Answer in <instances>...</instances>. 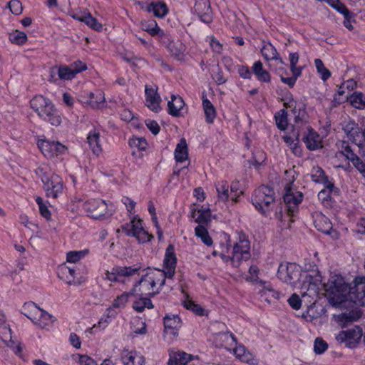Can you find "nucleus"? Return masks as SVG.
Returning a JSON list of instances; mask_svg holds the SVG:
<instances>
[{
    "label": "nucleus",
    "mask_w": 365,
    "mask_h": 365,
    "mask_svg": "<svg viewBox=\"0 0 365 365\" xmlns=\"http://www.w3.org/2000/svg\"><path fill=\"white\" fill-rule=\"evenodd\" d=\"M329 302L335 307L348 309L352 304L365 306V277H357L352 285L340 275L331 276L327 284Z\"/></svg>",
    "instance_id": "f257e3e1"
},
{
    "label": "nucleus",
    "mask_w": 365,
    "mask_h": 365,
    "mask_svg": "<svg viewBox=\"0 0 365 365\" xmlns=\"http://www.w3.org/2000/svg\"><path fill=\"white\" fill-rule=\"evenodd\" d=\"M163 280V274L156 270L149 269L134 285L131 294L136 297L142 296L154 297L160 292Z\"/></svg>",
    "instance_id": "f03ea898"
},
{
    "label": "nucleus",
    "mask_w": 365,
    "mask_h": 365,
    "mask_svg": "<svg viewBox=\"0 0 365 365\" xmlns=\"http://www.w3.org/2000/svg\"><path fill=\"white\" fill-rule=\"evenodd\" d=\"M31 108L43 121L53 126L61 123V117L53 102L41 95L34 96L30 101Z\"/></svg>",
    "instance_id": "7ed1b4c3"
},
{
    "label": "nucleus",
    "mask_w": 365,
    "mask_h": 365,
    "mask_svg": "<svg viewBox=\"0 0 365 365\" xmlns=\"http://www.w3.org/2000/svg\"><path fill=\"white\" fill-rule=\"evenodd\" d=\"M278 278L287 284L296 285L300 283L301 278L304 277L307 280L302 283V287L309 289L312 277L306 272H302L301 267L295 263L282 262L277 270Z\"/></svg>",
    "instance_id": "20e7f679"
},
{
    "label": "nucleus",
    "mask_w": 365,
    "mask_h": 365,
    "mask_svg": "<svg viewBox=\"0 0 365 365\" xmlns=\"http://www.w3.org/2000/svg\"><path fill=\"white\" fill-rule=\"evenodd\" d=\"M250 242L248 237L243 232L238 233L237 241L234 244L231 255L220 254L222 260L230 262L232 267H238L242 261H247L250 257Z\"/></svg>",
    "instance_id": "39448f33"
},
{
    "label": "nucleus",
    "mask_w": 365,
    "mask_h": 365,
    "mask_svg": "<svg viewBox=\"0 0 365 365\" xmlns=\"http://www.w3.org/2000/svg\"><path fill=\"white\" fill-rule=\"evenodd\" d=\"M37 173L41 175L46 196L56 198L63 190V181L60 176L43 172V168H38Z\"/></svg>",
    "instance_id": "423d86ee"
},
{
    "label": "nucleus",
    "mask_w": 365,
    "mask_h": 365,
    "mask_svg": "<svg viewBox=\"0 0 365 365\" xmlns=\"http://www.w3.org/2000/svg\"><path fill=\"white\" fill-rule=\"evenodd\" d=\"M23 314L41 328H45L51 322V315L34 302H27L24 304Z\"/></svg>",
    "instance_id": "0eeeda50"
},
{
    "label": "nucleus",
    "mask_w": 365,
    "mask_h": 365,
    "mask_svg": "<svg viewBox=\"0 0 365 365\" xmlns=\"http://www.w3.org/2000/svg\"><path fill=\"white\" fill-rule=\"evenodd\" d=\"M274 200V192L269 186L262 185L255 190L252 204L263 215H267V208Z\"/></svg>",
    "instance_id": "6e6552de"
},
{
    "label": "nucleus",
    "mask_w": 365,
    "mask_h": 365,
    "mask_svg": "<svg viewBox=\"0 0 365 365\" xmlns=\"http://www.w3.org/2000/svg\"><path fill=\"white\" fill-rule=\"evenodd\" d=\"M302 126H304L305 130H299L300 135L302 134V140L306 144L307 148L310 150H314L322 145V140L320 136L316 133L310 126H309L306 122L299 119V117H296L294 128L300 129Z\"/></svg>",
    "instance_id": "1a4fd4ad"
},
{
    "label": "nucleus",
    "mask_w": 365,
    "mask_h": 365,
    "mask_svg": "<svg viewBox=\"0 0 365 365\" xmlns=\"http://www.w3.org/2000/svg\"><path fill=\"white\" fill-rule=\"evenodd\" d=\"M121 230L128 236L134 237L140 243L149 242L153 237L143 227L142 220L133 217L130 223L121 226Z\"/></svg>",
    "instance_id": "9d476101"
},
{
    "label": "nucleus",
    "mask_w": 365,
    "mask_h": 365,
    "mask_svg": "<svg viewBox=\"0 0 365 365\" xmlns=\"http://www.w3.org/2000/svg\"><path fill=\"white\" fill-rule=\"evenodd\" d=\"M84 210L93 219L103 220L112 215L108 205L102 200H90L83 204Z\"/></svg>",
    "instance_id": "9b49d317"
},
{
    "label": "nucleus",
    "mask_w": 365,
    "mask_h": 365,
    "mask_svg": "<svg viewBox=\"0 0 365 365\" xmlns=\"http://www.w3.org/2000/svg\"><path fill=\"white\" fill-rule=\"evenodd\" d=\"M362 336V329L358 326H354L351 329L340 331L336 334L335 339L339 343H344L349 348H354L360 341Z\"/></svg>",
    "instance_id": "f8f14e48"
},
{
    "label": "nucleus",
    "mask_w": 365,
    "mask_h": 365,
    "mask_svg": "<svg viewBox=\"0 0 365 365\" xmlns=\"http://www.w3.org/2000/svg\"><path fill=\"white\" fill-rule=\"evenodd\" d=\"M284 202L288 213L293 215L297 210V207L302 201L303 195L301 192L293 189L292 183H287L284 187Z\"/></svg>",
    "instance_id": "ddd939ff"
},
{
    "label": "nucleus",
    "mask_w": 365,
    "mask_h": 365,
    "mask_svg": "<svg viewBox=\"0 0 365 365\" xmlns=\"http://www.w3.org/2000/svg\"><path fill=\"white\" fill-rule=\"evenodd\" d=\"M38 146L46 158H52L65 153L66 148L59 142L41 140Z\"/></svg>",
    "instance_id": "4468645a"
},
{
    "label": "nucleus",
    "mask_w": 365,
    "mask_h": 365,
    "mask_svg": "<svg viewBox=\"0 0 365 365\" xmlns=\"http://www.w3.org/2000/svg\"><path fill=\"white\" fill-rule=\"evenodd\" d=\"M342 130L346 137L354 144L361 145L360 143L361 128L353 120L348 119L341 123Z\"/></svg>",
    "instance_id": "2eb2a0df"
},
{
    "label": "nucleus",
    "mask_w": 365,
    "mask_h": 365,
    "mask_svg": "<svg viewBox=\"0 0 365 365\" xmlns=\"http://www.w3.org/2000/svg\"><path fill=\"white\" fill-rule=\"evenodd\" d=\"M194 12L200 20L209 24L212 20V10L209 0H197L194 6Z\"/></svg>",
    "instance_id": "dca6fc26"
},
{
    "label": "nucleus",
    "mask_w": 365,
    "mask_h": 365,
    "mask_svg": "<svg viewBox=\"0 0 365 365\" xmlns=\"http://www.w3.org/2000/svg\"><path fill=\"white\" fill-rule=\"evenodd\" d=\"M361 317V312L358 309H351L350 310L342 312L339 314H334L335 321L341 327L347 326L349 323L357 321Z\"/></svg>",
    "instance_id": "f3484780"
},
{
    "label": "nucleus",
    "mask_w": 365,
    "mask_h": 365,
    "mask_svg": "<svg viewBox=\"0 0 365 365\" xmlns=\"http://www.w3.org/2000/svg\"><path fill=\"white\" fill-rule=\"evenodd\" d=\"M145 104L152 111L158 113L161 108L160 103L161 102L160 96L158 93V88H148L145 86Z\"/></svg>",
    "instance_id": "a211bd4d"
},
{
    "label": "nucleus",
    "mask_w": 365,
    "mask_h": 365,
    "mask_svg": "<svg viewBox=\"0 0 365 365\" xmlns=\"http://www.w3.org/2000/svg\"><path fill=\"white\" fill-rule=\"evenodd\" d=\"M339 153L351 161L359 172H364L365 170L362 159L355 154L351 147L344 141L342 142L341 150Z\"/></svg>",
    "instance_id": "6ab92c4d"
},
{
    "label": "nucleus",
    "mask_w": 365,
    "mask_h": 365,
    "mask_svg": "<svg viewBox=\"0 0 365 365\" xmlns=\"http://www.w3.org/2000/svg\"><path fill=\"white\" fill-rule=\"evenodd\" d=\"M165 331L173 336V339L178 336V330L181 327V320L178 315L166 316L164 318Z\"/></svg>",
    "instance_id": "aec40b11"
},
{
    "label": "nucleus",
    "mask_w": 365,
    "mask_h": 365,
    "mask_svg": "<svg viewBox=\"0 0 365 365\" xmlns=\"http://www.w3.org/2000/svg\"><path fill=\"white\" fill-rule=\"evenodd\" d=\"M194 359H198V356H193L181 351H172L170 353L168 364L185 365Z\"/></svg>",
    "instance_id": "412c9836"
},
{
    "label": "nucleus",
    "mask_w": 365,
    "mask_h": 365,
    "mask_svg": "<svg viewBox=\"0 0 365 365\" xmlns=\"http://www.w3.org/2000/svg\"><path fill=\"white\" fill-rule=\"evenodd\" d=\"M234 346L235 347L231 349V350L235 356L242 362L255 364L257 361L255 356L247 351L244 345L237 343V345Z\"/></svg>",
    "instance_id": "4be33fe9"
},
{
    "label": "nucleus",
    "mask_w": 365,
    "mask_h": 365,
    "mask_svg": "<svg viewBox=\"0 0 365 365\" xmlns=\"http://www.w3.org/2000/svg\"><path fill=\"white\" fill-rule=\"evenodd\" d=\"M121 360L124 365H143L144 356L135 351L124 350L121 354Z\"/></svg>",
    "instance_id": "5701e85b"
},
{
    "label": "nucleus",
    "mask_w": 365,
    "mask_h": 365,
    "mask_svg": "<svg viewBox=\"0 0 365 365\" xmlns=\"http://www.w3.org/2000/svg\"><path fill=\"white\" fill-rule=\"evenodd\" d=\"M141 29L151 36L159 35L162 39L169 40L168 36L158 26L155 20L144 21L140 23Z\"/></svg>",
    "instance_id": "b1692460"
},
{
    "label": "nucleus",
    "mask_w": 365,
    "mask_h": 365,
    "mask_svg": "<svg viewBox=\"0 0 365 365\" xmlns=\"http://www.w3.org/2000/svg\"><path fill=\"white\" fill-rule=\"evenodd\" d=\"M311 178L315 182L324 184L325 187L330 190L334 187L325 175L324 170L319 166L313 167L311 171Z\"/></svg>",
    "instance_id": "393cba45"
},
{
    "label": "nucleus",
    "mask_w": 365,
    "mask_h": 365,
    "mask_svg": "<svg viewBox=\"0 0 365 365\" xmlns=\"http://www.w3.org/2000/svg\"><path fill=\"white\" fill-rule=\"evenodd\" d=\"M315 227L320 232L328 234L332 228V224L327 217L321 212L316 213L314 216Z\"/></svg>",
    "instance_id": "a878e982"
},
{
    "label": "nucleus",
    "mask_w": 365,
    "mask_h": 365,
    "mask_svg": "<svg viewBox=\"0 0 365 365\" xmlns=\"http://www.w3.org/2000/svg\"><path fill=\"white\" fill-rule=\"evenodd\" d=\"M148 13H153L158 18H163L168 12V9L163 1L151 0L150 6L147 7Z\"/></svg>",
    "instance_id": "bb28decb"
},
{
    "label": "nucleus",
    "mask_w": 365,
    "mask_h": 365,
    "mask_svg": "<svg viewBox=\"0 0 365 365\" xmlns=\"http://www.w3.org/2000/svg\"><path fill=\"white\" fill-rule=\"evenodd\" d=\"M87 140L93 153L96 155H99L102 152L100 133L96 130H91L88 135Z\"/></svg>",
    "instance_id": "cd10ccee"
},
{
    "label": "nucleus",
    "mask_w": 365,
    "mask_h": 365,
    "mask_svg": "<svg viewBox=\"0 0 365 365\" xmlns=\"http://www.w3.org/2000/svg\"><path fill=\"white\" fill-rule=\"evenodd\" d=\"M167 47L175 58L180 61L184 58L186 48L180 41H170Z\"/></svg>",
    "instance_id": "c85d7f7f"
},
{
    "label": "nucleus",
    "mask_w": 365,
    "mask_h": 365,
    "mask_svg": "<svg viewBox=\"0 0 365 365\" xmlns=\"http://www.w3.org/2000/svg\"><path fill=\"white\" fill-rule=\"evenodd\" d=\"M184 101L179 96L172 95L171 101H168V113L175 117L180 115V111L184 107Z\"/></svg>",
    "instance_id": "c756f323"
},
{
    "label": "nucleus",
    "mask_w": 365,
    "mask_h": 365,
    "mask_svg": "<svg viewBox=\"0 0 365 365\" xmlns=\"http://www.w3.org/2000/svg\"><path fill=\"white\" fill-rule=\"evenodd\" d=\"M0 339L7 346H10L11 341V331L6 324L5 316L0 310Z\"/></svg>",
    "instance_id": "7c9ffc66"
},
{
    "label": "nucleus",
    "mask_w": 365,
    "mask_h": 365,
    "mask_svg": "<svg viewBox=\"0 0 365 365\" xmlns=\"http://www.w3.org/2000/svg\"><path fill=\"white\" fill-rule=\"evenodd\" d=\"M175 159L178 163H183L187 160L188 149L186 140L185 138H181L180 142L177 144L175 150Z\"/></svg>",
    "instance_id": "2f4dec72"
},
{
    "label": "nucleus",
    "mask_w": 365,
    "mask_h": 365,
    "mask_svg": "<svg viewBox=\"0 0 365 365\" xmlns=\"http://www.w3.org/2000/svg\"><path fill=\"white\" fill-rule=\"evenodd\" d=\"M104 93L101 90L88 93V99L85 102L88 103L93 108H101L105 103Z\"/></svg>",
    "instance_id": "473e14b6"
},
{
    "label": "nucleus",
    "mask_w": 365,
    "mask_h": 365,
    "mask_svg": "<svg viewBox=\"0 0 365 365\" xmlns=\"http://www.w3.org/2000/svg\"><path fill=\"white\" fill-rule=\"evenodd\" d=\"M252 70L258 81L266 83L270 81V75L267 71L263 68L262 63L260 61H256L253 64Z\"/></svg>",
    "instance_id": "72a5a7b5"
},
{
    "label": "nucleus",
    "mask_w": 365,
    "mask_h": 365,
    "mask_svg": "<svg viewBox=\"0 0 365 365\" xmlns=\"http://www.w3.org/2000/svg\"><path fill=\"white\" fill-rule=\"evenodd\" d=\"M261 53L269 63L279 56L275 47L269 42L264 43L261 48Z\"/></svg>",
    "instance_id": "f704fd0d"
},
{
    "label": "nucleus",
    "mask_w": 365,
    "mask_h": 365,
    "mask_svg": "<svg viewBox=\"0 0 365 365\" xmlns=\"http://www.w3.org/2000/svg\"><path fill=\"white\" fill-rule=\"evenodd\" d=\"M202 106L206 122L207 123H212L216 117V111L211 102L204 95L202 96Z\"/></svg>",
    "instance_id": "c9c22d12"
},
{
    "label": "nucleus",
    "mask_w": 365,
    "mask_h": 365,
    "mask_svg": "<svg viewBox=\"0 0 365 365\" xmlns=\"http://www.w3.org/2000/svg\"><path fill=\"white\" fill-rule=\"evenodd\" d=\"M217 197L222 202H226L230 197L229 189L230 185L227 181H220L215 183Z\"/></svg>",
    "instance_id": "e433bc0d"
},
{
    "label": "nucleus",
    "mask_w": 365,
    "mask_h": 365,
    "mask_svg": "<svg viewBox=\"0 0 365 365\" xmlns=\"http://www.w3.org/2000/svg\"><path fill=\"white\" fill-rule=\"evenodd\" d=\"M219 339L222 341V346L227 350L231 351V347L237 345V339L231 332L220 333L218 334Z\"/></svg>",
    "instance_id": "4c0bfd02"
},
{
    "label": "nucleus",
    "mask_w": 365,
    "mask_h": 365,
    "mask_svg": "<svg viewBox=\"0 0 365 365\" xmlns=\"http://www.w3.org/2000/svg\"><path fill=\"white\" fill-rule=\"evenodd\" d=\"M177 259L175 254V249L173 245H169L166 249L165 259L163 260L164 267H175Z\"/></svg>",
    "instance_id": "58836bf2"
},
{
    "label": "nucleus",
    "mask_w": 365,
    "mask_h": 365,
    "mask_svg": "<svg viewBox=\"0 0 365 365\" xmlns=\"http://www.w3.org/2000/svg\"><path fill=\"white\" fill-rule=\"evenodd\" d=\"M139 299L133 302V308L138 312H142L145 308L151 309L153 307L152 302L148 296L138 297Z\"/></svg>",
    "instance_id": "ea45409f"
},
{
    "label": "nucleus",
    "mask_w": 365,
    "mask_h": 365,
    "mask_svg": "<svg viewBox=\"0 0 365 365\" xmlns=\"http://www.w3.org/2000/svg\"><path fill=\"white\" fill-rule=\"evenodd\" d=\"M351 105L357 109L363 110L365 108V96L362 93H354L349 97Z\"/></svg>",
    "instance_id": "a19ab883"
},
{
    "label": "nucleus",
    "mask_w": 365,
    "mask_h": 365,
    "mask_svg": "<svg viewBox=\"0 0 365 365\" xmlns=\"http://www.w3.org/2000/svg\"><path fill=\"white\" fill-rule=\"evenodd\" d=\"M69 66L62 65L57 68V73L59 79L70 81L75 78L76 74Z\"/></svg>",
    "instance_id": "79ce46f5"
},
{
    "label": "nucleus",
    "mask_w": 365,
    "mask_h": 365,
    "mask_svg": "<svg viewBox=\"0 0 365 365\" xmlns=\"http://www.w3.org/2000/svg\"><path fill=\"white\" fill-rule=\"evenodd\" d=\"M195 235L200 238L202 242L207 246H211L212 240L207 230L202 225H197L195 229Z\"/></svg>",
    "instance_id": "37998d69"
},
{
    "label": "nucleus",
    "mask_w": 365,
    "mask_h": 365,
    "mask_svg": "<svg viewBox=\"0 0 365 365\" xmlns=\"http://www.w3.org/2000/svg\"><path fill=\"white\" fill-rule=\"evenodd\" d=\"M276 124L279 129L284 130L288 125L287 113L284 109H281L274 115Z\"/></svg>",
    "instance_id": "c03bdc74"
},
{
    "label": "nucleus",
    "mask_w": 365,
    "mask_h": 365,
    "mask_svg": "<svg viewBox=\"0 0 365 365\" xmlns=\"http://www.w3.org/2000/svg\"><path fill=\"white\" fill-rule=\"evenodd\" d=\"M284 65V61L279 56L269 63V68L275 71L279 76L284 75L285 73Z\"/></svg>",
    "instance_id": "a18cd8bd"
},
{
    "label": "nucleus",
    "mask_w": 365,
    "mask_h": 365,
    "mask_svg": "<svg viewBox=\"0 0 365 365\" xmlns=\"http://www.w3.org/2000/svg\"><path fill=\"white\" fill-rule=\"evenodd\" d=\"M314 63L317 72L321 75L322 79L326 81L331 76V72L324 66L321 59H315Z\"/></svg>",
    "instance_id": "49530a36"
},
{
    "label": "nucleus",
    "mask_w": 365,
    "mask_h": 365,
    "mask_svg": "<svg viewBox=\"0 0 365 365\" xmlns=\"http://www.w3.org/2000/svg\"><path fill=\"white\" fill-rule=\"evenodd\" d=\"M140 269V267H117L116 273L120 277H130L135 274Z\"/></svg>",
    "instance_id": "de8ad7c7"
},
{
    "label": "nucleus",
    "mask_w": 365,
    "mask_h": 365,
    "mask_svg": "<svg viewBox=\"0 0 365 365\" xmlns=\"http://www.w3.org/2000/svg\"><path fill=\"white\" fill-rule=\"evenodd\" d=\"M83 23H85L88 26L95 31H101L103 28L102 24L99 23L96 18L92 16L89 11L88 14H86V16Z\"/></svg>",
    "instance_id": "09e8293b"
},
{
    "label": "nucleus",
    "mask_w": 365,
    "mask_h": 365,
    "mask_svg": "<svg viewBox=\"0 0 365 365\" xmlns=\"http://www.w3.org/2000/svg\"><path fill=\"white\" fill-rule=\"evenodd\" d=\"M9 39L12 43L21 45L26 41L27 36L25 33L16 30L10 34Z\"/></svg>",
    "instance_id": "8fccbe9b"
},
{
    "label": "nucleus",
    "mask_w": 365,
    "mask_h": 365,
    "mask_svg": "<svg viewBox=\"0 0 365 365\" xmlns=\"http://www.w3.org/2000/svg\"><path fill=\"white\" fill-rule=\"evenodd\" d=\"M130 296H133V294H131V291L130 292L123 293L114 300L113 306L115 308L124 307Z\"/></svg>",
    "instance_id": "3c124183"
},
{
    "label": "nucleus",
    "mask_w": 365,
    "mask_h": 365,
    "mask_svg": "<svg viewBox=\"0 0 365 365\" xmlns=\"http://www.w3.org/2000/svg\"><path fill=\"white\" fill-rule=\"evenodd\" d=\"M86 250L71 251L67 253L66 259L68 262L76 263L83 258L86 254Z\"/></svg>",
    "instance_id": "603ef678"
},
{
    "label": "nucleus",
    "mask_w": 365,
    "mask_h": 365,
    "mask_svg": "<svg viewBox=\"0 0 365 365\" xmlns=\"http://www.w3.org/2000/svg\"><path fill=\"white\" fill-rule=\"evenodd\" d=\"M36 202L38 205L41 215L47 220L51 219V212L48 210V205L43 202L42 197H37L36 198Z\"/></svg>",
    "instance_id": "864d4df0"
},
{
    "label": "nucleus",
    "mask_w": 365,
    "mask_h": 365,
    "mask_svg": "<svg viewBox=\"0 0 365 365\" xmlns=\"http://www.w3.org/2000/svg\"><path fill=\"white\" fill-rule=\"evenodd\" d=\"M129 145L131 148H135L138 150H143L147 147V142L143 138H132L129 140Z\"/></svg>",
    "instance_id": "5fc2aeb1"
},
{
    "label": "nucleus",
    "mask_w": 365,
    "mask_h": 365,
    "mask_svg": "<svg viewBox=\"0 0 365 365\" xmlns=\"http://www.w3.org/2000/svg\"><path fill=\"white\" fill-rule=\"evenodd\" d=\"M198 216L195 221L197 223H207L211 220V213L210 209H200L197 211Z\"/></svg>",
    "instance_id": "6e6d98bb"
},
{
    "label": "nucleus",
    "mask_w": 365,
    "mask_h": 365,
    "mask_svg": "<svg viewBox=\"0 0 365 365\" xmlns=\"http://www.w3.org/2000/svg\"><path fill=\"white\" fill-rule=\"evenodd\" d=\"M184 307L187 309L192 310L195 314L199 316H202L204 314L205 310L201 307V306L195 304L191 300H186L184 302Z\"/></svg>",
    "instance_id": "4d7b16f0"
},
{
    "label": "nucleus",
    "mask_w": 365,
    "mask_h": 365,
    "mask_svg": "<svg viewBox=\"0 0 365 365\" xmlns=\"http://www.w3.org/2000/svg\"><path fill=\"white\" fill-rule=\"evenodd\" d=\"M328 348L327 343L324 341L322 338H317L314 341V350L317 354L324 353Z\"/></svg>",
    "instance_id": "13d9d810"
},
{
    "label": "nucleus",
    "mask_w": 365,
    "mask_h": 365,
    "mask_svg": "<svg viewBox=\"0 0 365 365\" xmlns=\"http://www.w3.org/2000/svg\"><path fill=\"white\" fill-rule=\"evenodd\" d=\"M333 8H334L339 13L343 14L344 18L352 17V14L349 12L346 6L341 3L339 0H336L335 2L332 4Z\"/></svg>",
    "instance_id": "bf43d9fd"
},
{
    "label": "nucleus",
    "mask_w": 365,
    "mask_h": 365,
    "mask_svg": "<svg viewBox=\"0 0 365 365\" xmlns=\"http://www.w3.org/2000/svg\"><path fill=\"white\" fill-rule=\"evenodd\" d=\"M9 7L11 11L15 14L19 15L21 14L23 7L21 3L18 0H11L9 3Z\"/></svg>",
    "instance_id": "052dcab7"
},
{
    "label": "nucleus",
    "mask_w": 365,
    "mask_h": 365,
    "mask_svg": "<svg viewBox=\"0 0 365 365\" xmlns=\"http://www.w3.org/2000/svg\"><path fill=\"white\" fill-rule=\"evenodd\" d=\"M164 269L165 270L155 269L163 274V282L162 283V287L165 285L166 279H172L175 272V267H164Z\"/></svg>",
    "instance_id": "680f3d73"
},
{
    "label": "nucleus",
    "mask_w": 365,
    "mask_h": 365,
    "mask_svg": "<svg viewBox=\"0 0 365 365\" xmlns=\"http://www.w3.org/2000/svg\"><path fill=\"white\" fill-rule=\"evenodd\" d=\"M87 10H73L69 11V15L74 19L78 20L81 22H84V19H86V14H88Z\"/></svg>",
    "instance_id": "e2e57ef3"
},
{
    "label": "nucleus",
    "mask_w": 365,
    "mask_h": 365,
    "mask_svg": "<svg viewBox=\"0 0 365 365\" xmlns=\"http://www.w3.org/2000/svg\"><path fill=\"white\" fill-rule=\"evenodd\" d=\"M261 296H267L272 297L274 299L279 298V293L274 289H273L271 287H264L263 289L260 292Z\"/></svg>",
    "instance_id": "0e129e2a"
},
{
    "label": "nucleus",
    "mask_w": 365,
    "mask_h": 365,
    "mask_svg": "<svg viewBox=\"0 0 365 365\" xmlns=\"http://www.w3.org/2000/svg\"><path fill=\"white\" fill-rule=\"evenodd\" d=\"M289 304L295 310H298L301 307L302 302L299 297L293 294L288 299Z\"/></svg>",
    "instance_id": "69168bd1"
},
{
    "label": "nucleus",
    "mask_w": 365,
    "mask_h": 365,
    "mask_svg": "<svg viewBox=\"0 0 365 365\" xmlns=\"http://www.w3.org/2000/svg\"><path fill=\"white\" fill-rule=\"evenodd\" d=\"M69 66L76 75L87 68L86 63L80 61L71 63Z\"/></svg>",
    "instance_id": "338daca9"
},
{
    "label": "nucleus",
    "mask_w": 365,
    "mask_h": 365,
    "mask_svg": "<svg viewBox=\"0 0 365 365\" xmlns=\"http://www.w3.org/2000/svg\"><path fill=\"white\" fill-rule=\"evenodd\" d=\"M145 123L148 128L153 134L157 135L159 133L160 126L156 121L153 120H146Z\"/></svg>",
    "instance_id": "774afa93"
}]
</instances>
